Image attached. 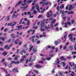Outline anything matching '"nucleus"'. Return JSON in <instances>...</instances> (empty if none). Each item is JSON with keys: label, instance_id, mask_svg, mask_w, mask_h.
<instances>
[{"label": "nucleus", "instance_id": "1", "mask_svg": "<svg viewBox=\"0 0 76 76\" xmlns=\"http://www.w3.org/2000/svg\"><path fill=\"white\" fill-rule=\"evenodd\" d=\"M40 31H45V29H44L43 28H44V23H42L40 24Z\"/></svg>", "mask_w": 76, "mask_h": 76}, {"label": "nucleus", "instance_id": "2", "mask_svg": "<svg viewBox=\"0 0 76 76\" xmlns=\"http://www.w3.org/2000/svg\"><path fill=\"white\" fill-rule=\"evenodd\" d=\"M35 30H33L32 29H31L29 31H28L27 33H28V35H29V34H30V32H32V33L31 34V35H33V34L35 33Z\"/></svg>", "mask_w": 76, "mask_h": 76}, {"label": "nucleus", "instance_id": "3", "mask_svg": "<svg viewBox=\"0 0 76 76\" xmlns=\"http://www.w3.org/2000/svg\"><path fill=\"white\" fill-rule=\"evenodd\" d=\"M13 23H10V26H12V28H13V26H14V25H16V22H15V21H13Z\"/></svg>", "mask_w": 76, "mask_h": 76}, {"label": "nucleus", "instance_id": "4", "mask_svg": "<svg viewBox=\"0 0 76 76\" xmlns=\"http://www.w3.org/2000/svg\"><path fill=\"white\" fill-rule=\"evenodd\" d=\"M11 64H19V61H17V62H15V61H13L11 62Z\"/></svg>", "mask_w": 76, "mask_h": 76}, {"label": "nucleus", "instance_id": "5", "mask_svg": "<svg viewBox=\"0 0 76 76\" xmlns=\"http://www.w3.org/2000/svg\"><path fill=\"white\" fill-rule=\"evenodd\" d=\"M12 71L13 72H14V73H16V72L18 73V68H15L12 69Z\"/></svg>", "mask_w": 76, "mask_h": 76}, {"label": "nucleus", "instance_id": "6", "mask_svg": "<svg viewBox=\"0 0 76 76\" xmlns=\"http://www.w3.org/2000/svg\"><path fill=\"white\" fill-rule=\"evenodd\" d=\"M35 37L34 36H32V37H30L29 39V40H31V41H32V42H34V38H35Z\"/></svg>", "mask_w": 76, "mask_h": 76}, {"label": "nucleus", "instance_id": "7", "mask_svg": "<svg viewBox=\"0 0 76 76\" xmlns=\"http://www.w3.org/2000/svg\"><path fill=\"white\" fill-rule=\"evenodd\" d=\"M22 1H20L18 2L16 5L15 7H17V6H20V4H22Z\"/></svg>", "mask_w": 76, "mask_h": 76}, {"label": "nucleus", "instance_id": "8", "mask_svg": "<svg viewBox=\"0 0 76 76\" xmlns=\"http://www.w3.org/2000/svg\"><path fill=\"white\" fill-rule=\"evenodd\" d=\"M74 8H75V6H72V5H70V6L69 7V10H72V9H74Z\"/></svg>", "mask_w": 76, "mask_h": 76}, {"label": "nucleus", "instance_id": "9", "mask_svg": "<svg viewBox=\"0 0 76 76\" xmlns=\"http://www.w3.org/2000/svg\"><path fill=\"white\" fill-rule=\"evenodd\" d=\"M73 35V34H69L68 36V37H70L69 39H70V40H72V39L73 38V37L72 36V35Z\"/></svg>", "mask_w": 76, "mask_h": 76}, {"label": "nucleus", "instance_id": "10", "mask_svg": "<svg viewBox=\"0 0 76 76\" xmlns=\"http://www.w3.org/2000/svg\"><path fill=\"white\" fill-rule=\"evenodd\" d=\"M32 51L33 52H36V51H37V47H36V46H34L32 50Z\"/></svg>", "mask_w": 76, "mask_h": 76}, {"label": "nucleus", "instance_id": "11", "mask_svg": "<svg viewBox=\"0 0 76 76\" xmlns=\"http://www.w3.org/2000/svg\"><path fill=\"white\" fill-rule=\"evenodd\" d=\"M28 49V46H27V45L26 44H25L24 45V48L23 49L24 50H27Z\"/></svg>", "mask_w": 76, "mask_h": 76}, {"label": "nucleus", "instance_id": "12", "mask_svg": "<svg viewBox=\"0 0 76 76\" xmlns=\"http://www.w3.org/2000/svg\"><path fill=\"white\" fill-rule=\"evenodd\" d=\"M48 15H47V17L48 18H50V16H51L53 15V13H51L49 15V12H47Z\"/></svg>", "mask_w": 76, "mask_h": 76}, {"label": "nucleus", "instance_id": "13", "mask_svg": "<svg viewBox=\"0 0 76 76\" xmlns=\"http://www.w3.org/2000/svg\"><path fill=\"white\" fill-rule=\"evenodd\" d=\"M60 59L61 60H63L64 61H66L67 60V59L66 58H64V57H60Z\"/></svg>", "mask_w": 76, "mask_h": 76}, {"label": "nucleus", "instance_id": "14", "mask_svg": "<svg viewBox=\"0 0 76 76\" xmlns=\"http://www.w3.org/2000/svg\"><path fill=\"white\" fill-rule=\"evenodd\" d=\"M51 59V58L50 57L47 56V57L46 58V60H48V61H50Z\"/></svg>", "mask_w": 76, "mask_h": 76}, {"label": "nucleus", "instance_id": "15", "mask_svg": "<svg viewBox=\"0 0 76 76\" xmlns=\"http://www.w3.org/2000/svg\"><path fill=\"white\" fill-rule=\"evenodd\" d=\"M35 67L37 68H41L42 67V66H40L39 65H35Z\"/></svg>", "mask_w": 76, "mask_h": 76}, {"label": "nucleus", "instance_id": "16", "mask_svg": "<svg viewBox=\"0 0 76 76\" xmlns=\"http://www.w3.org/2000/svg\"><path fill=\"white\" fill-rule=\"evenodd\" d=\"M7 54V52H4L2 53V55H4V56H6Z\"/></svg>", "mask_w": 76, "mask_h": 76}, {"label": "nucleus", "instance_id": "17", "mask_svg": "<svg viewBox=\"0 0 76 76\" xmlns=\"http://www.w3.org/2000/svg\"><path fill=\"white\" fill-rule=\"evenodd\" d=\"M4 48H5V49H6V48H7V50H8V49H9V48H10V47H8V45H5L4 47Z\"/></svg>", "mask_w": 76, "mask_h": 76}, {"label": "nucleus", "instance_id": "18", "mask_svg": "<svg viewBox=\"0 0 76 76\" xmlns=\"http://www.w3.org/2000/svg\"><path fill=\"white\" fill-rule=\"evenodd\" d=\"M17 17L16 15H15V13L13 14V15L12 16V18L13 19H15V18H16Z\"/></svg>", "mask_w": 76, "mask_h": 76}, {"label": "nucleus", "instance_id": "19", "mask_svg": "<svg viewBox=\"0 0 76 76\" xmlns=\"http://www.w3.org/2000/svg\"><path fill=\"white\" fill-rule=\"evenodd\" d=\"M36 6L37 9L38 11H39V6L38 5V4H36Z\"/></svg>", "mask_w": 76, "mask_h": 76}, {"label": "nucleus", "instance_id": "20", "mask_svg": "<svg viewBox=\"0 0 76 76\" xmlns=\"http://www.w3.org/2000/svg\"><path fill=\"white\" fill-rule=\"evenodd\" d=\"M67 34H66L64 36V38L65 40L63 41L64 42L66 41V37H67Z\"/></svg>", "mask_w": 76, "mask_h": 76}, {"label": "nucleus", "instance_id": "21", "mask_svg": "<svg viewBox=\"0 0 76 76\" xmlns=\"http://www.w3.org/2000/svg\"><path fill=\"white\" fill-rule=\"evenodd\" d=\"M51 46H49V45H48L47 46H46L45 47V48L47 49V50H48V48H51Z\"/></svg>", "mask_w": 76, "mask_h": 76}, {"label": "nucleus", "instance_id": "22", "mask_svg": "<svg viewBox=\"0 0 76 76\" xmlns=\"http://www.w3.org/2000/svg\"><path fill=\"white\" fill-rule=\"evenodd\" d=\"M69 49L70 50H71V51H72V50H73V46H70L69 47Z\"/></svg>", "mask_w": 76, "mask_h": 76}, {"label": "nucleus", "instance_id": "23", "mask_svg": "<svg viewBox=\"0 0 76 76\" xmlns=\"http://www.w3.org/2000/svg\"><path fill=\"white\" fill-rule=\"evenodd\" d=\"M74 12L73 11H72V12H67V14H73V13Z\"/></svg>", "mask_w": 76, "mask_h": 76}, {"label": "nucleus", "instance_id": "24", "mask_svg": "<svg viewBox=\"0 0 76 76\" xmlns=\"http://www.w3.org/2000/svg\"><path fill=\"white\" fill-rule=\"evenodd\" d=\"M64 5L63 4H62L61 5V6L60 7V9H61L64 8Z\"/></svg>", "mask_w": 76, "mask_h": 76}, {"label": "nucleus", "instance_id": "25", "mask_svg": "<svg viewBox=\"0 0 76 76\" xmlns=\"http://www.w3.org/2000/svg\"><path fill=\"white\" fill-rule=\"evenodd\" d=\"M33 48V46L32 45H31L30 46V48H29V51H32V48Z\"/></svg>", "mask_w": 76, "mask_h": 76}, {"label": "nucleus", "instance_id": "26", "mask_svg": "<svg viewBox=\"0 0 76 76\" xmlns=\"http://www.w3.org/2000/svg\"><path fill=\"white\" fill-rule=\"evenodd\" d=\"M24 60L25 59L24 58L21 59L20 61V63H22V62L24 61Z\"/></svg>", "mask_w": 76, "mask_h": 76}, {"label": "nucleus", "instance_id": "27", "mask_svg": "<svg viewBox=\"0 0 76 76\" xmlns=\"http://www.w3.org/2000/svg\"><path fill=\"white\" fill-rule=\"evenodd\" d=\"M2 69L6 73H7H7H8V72H7V70H6V69H5L4 68H2Z\"/></svg>", "mask_w": 76, "mask_h": 76}, {"label": "nucleus", "instance_id": "28", "mask_svg": "<svg viewBox=\"0 0 76 76\" xmlns=\"http://www.w3.org/2000/svg\"><path fill=\"white\" fill-rule=\"evenodd\" d=\"M75 39H75V38H74L72 39V41L73 42V43H76V41H75Z\"/></svg>", "mask_w": 76, "mask_h": 76}, {"label": "nucleus", "instance_id": "29", "mask_svg": "<svg viewBox=\"0 0 76 76\" xmlns=\"http://www.w3.org/2000/svg\"><path fill=\"white\" fill-rule=\"evenodd\" d=\"M50 20L51 21H52V20H53V18H51L50 19H47L46 20L47 21V20Z\"/></svg>", "mask_w": 76, "mask_h": 76}, {"label": "nucleus", "instance_id": "30", "mask_svg": "<svg viewBox=\"0 0 76 76\" xmlns=\"http://www.w3.org/2000/svg\"><path fill=\"white\" fill-rule=\"evenodd\" d=\"M27 25H30V22L29 21V20H28L27 22Z\"/></svg>", "mask_w": 76, "mask_h": 76}, {"label": "nucleus", "instance_id": "31", "mask_svg": "<svg viewBox=\"0 0 76 76\" xmlns=\"http://www.w3.org/2000/svg\"><path fill=\"white\" fill-rule=\"evenodd\" d=\"M10 15H9V16H7V21H9V17H10Z\"/></svg>", "mask_w": 76, "mask_h": 76}, {"label": "nucleus", "instance_id": "32", "mask_svg": "<svg viewBox=\"0 0 76 76\" xmlns=\"http://www.w3.org/2000/svg\"><path fill=\"white\" fill-rule=\"evenodd\" d=\"M49 57H53L54 56V55L53 54L49 55Z\"/></svg>", "mask_w": 76, "mask_h": 76}, {"label": "nucleus", "instance_id": "33", "mask_svg": "<svg viewBox=\"0 0 76 76\" xmlns=\"http://www.w3.org/2000/svg\"><path fill=\"white\" fill-rule=\"evenodd\" d=\"M34 9H35V6H33L32 7V9L30 10V11H32V10H34Z\"/></svg>", "mask_w": 76, "mask_h": 76}, {"label": "nucleus", "instance_id": "34", "mask_svg": "<svg viewBox=\"0 0 76 76\" xmlns=\"http://www.w3.org/2000/svg\"><path fill=\"white\" fill-rule=\"evenodd\" d=\"M21 8L23 10H25V7H21Z\"/></svg>", "mask_w": 76, "mask_h": 76}, {"label": "nucleus", "instance_id": "35", "mask_svg": "<svg viewBox=\"0 0 76 76\" xmlns=\"http://www.w3.org/2000/svg\"><path fill=\"white\" fill-rule=\"evenodd\" d=\"M61 64L63 67H64V66H65V65H66V64H65L64 62H62Z\"/></svg>", "mask_w": 76, "mask_h": 76}, {"label": "nucleus", "instance_id": "36", "mask_svg": "<svg viewBox=\"0 0 76 76\" xmlns=\"http://www.w3.org/2000/svg\"><path fill=\"white\" fill-rule=\"evenodd\" d=\"M35 60H36V56H34L33 58V59H32V60H33V61H35Z\"/></svg>", "mask_w": 76, "mask_h": 76}, {"label": "nucleus", "instance_id": "37", "mask_svg": "<svg viewBox=\"0 0 76 76\" xmlns=\"http://www.w3.org/2000/svg\"><path fill=\"white\" fill-rule=\"evenodd\" d=\"M56 9L58 10V11H60V9H59V7L58 6H57L56 7Z\"/></svg>", "mask_w": 76, "mask_h": 76}, {"label": "nucleus", "instance_id": "38", "mask_svg": "<svg viewBox=\"0 0 76 76\" xmlns=\"http://www.w3.org/2000/svg\"><path fill=\"white\" fill-rule=\"evenodd\" d=\"M51 73L53 74L55 73V70H54V69H53L51 71Z\"/></svg>", "mask_w": 76, "mask_h": 76}, {"label": "nucleus", "instance_id": "39", "mask_svg": "<svg viewBox=\"0 0 76 76\" xmlns=\"http://www.w3.org/2000/svg\"><path fill=\"white\" fill-rule=\"evenodd\" d=\"M13 60H18V58L16 56Z\"/></svg>", "mask_w": 76, "mask_h": 76}, {"label": "nucleus", "instance_id": "40", "mask_svg": "<svg viewBox=\"0 0 76 76\" xmlns=\"http://www.w3.org/2000/svg\"><path fill=\"white\" fill-rule=\"evenodd\" d=\"M0 44L1 45V46H3V42L0 41Z\"/></svg>", "mask_w": 76, "mask_h": 76}, {"label": "nucleus", "instance_id": "41", "mask_svg": "<svg viewBox=\"0 0 76 76\" xmlns=\"http://www.w3.org/2000/svg\"><path fill=\"white\" fill-rule=\"evenodd\" d=\"M58 51V48H56L55 49V51L56 53H57Z\"/></svg>", "mask_w": 76, "mask_h": 76}, {"label": "nucleus", "instance_id": "42", "mask_svg": "<svg viewBox=\"0 0 76 76\" xmlns=\"http://www.w3.org/2000/svg\"><path fill=\"white\" fill-rule=\"evenodd\" d=\"M45 2H42V1H41L40 3V4H41V3H42V4H45Z\"/></svg>", "mask_w": 76, "mask_h": 76}, {"label": "nucleus", "instance_id": "43", "mask_svg": "<svg viewBox=\"0 0 76 76\" xmlns=\"http://www.w3.org/2000/svg\"><path fill=\"white\" fill-rule=\"evenodd\" d=\"M39 63H42V64L43 63H44V61H39Z\"/></svg>", "mask_w": 76, "mask_h": 76}, {"label": "nucleus", "instance_id": "44", "mask_svg": "<svg viewBox=\"0 0 76 76\" xmlns=\"http://www.w3.org/2000/svg\"><path fill=\"white\" fill-rule=\"evenodd\" d=\"M66 58H67L68 59L72 58L71 57V56H67Z\"/></svg>", "mask_w": 76, "mask_h": 76}, {"label": "nucleus", "instance_id": "45", "mask_svg": "<svg viewBox=\"0 0 76 76\" xmlns=\"http://www.w3.org/2000/svg\"><path fill=\"white\" fill-rule=\"evenodd\" d=\"M71 23L72 24L74 23H75V20H71Z\"/></svg>", "mask_w": 76, "mask_h": 76}, {"label": "nucleus", "instance_id": "46", "mask_svg": "<svg viewBox=\"0 0 76 76\" xmlns=\"http://www.w3.org/2000/svg\"><path fill=\"white\" fill-rule=\"evenodd\" d=\"M58 73H59V75H60V76H63V74L61 73V72H59Z\"/></svg>", "mask_w": 76, "mask_h": 76}, {"label": "nucleus", "instance_id": "47", "mask_svg": "<svg viewBox=\"0 0 76 76\" xmlns=\"http://www.w3.org/2000/svg\"><path fill=\"white\" fill-rule=\"evenodd\" d=\"M34 71L36 73H37V74H38V71H37V70H36V69H35L34 70Z\"/></svg>", "mask_w": 76, "mask_h": 76}, {"label": "nucleus", "instance_id": "48", "mask_svg": "<svg viewBox=\"0 0 76 76\" xmlns=\"http://www.w3.org/2000/svg\"><path fill=\"white\" fill-rule=\"evenodd\" d=\"M4 60H5V59H4V58L1 61V62L2 63H4Z\"/></svg>", "mask_w": 76, "mask_h": 76}, {"label": "nucleus", "instance_id": "49", "mask_svg": "<svg viewBox=\"0 0 76 76\" xmlns=\"http://www.w3.org/2000/svg\"><path fill=\"white\" fill-rule=\"evenodd\" d=\"M40 42V40H39L37 42L36 44H39Z\"/></svg>", "mask_w": 76, "mask_h": 76}, {"label": "nucleus", "instance_id": "50", "mask_svg": "<svg viewBox=\"0 0 76 76\" xmlns=\"http://www.w3.org/2000/svg\"><path fill=\"white\" fill-rule=\"evenodd\" d=\"M58 44H60V43H61V41L60 40H58Z\"/></svg>", "mask_w": 76, "mask_h": 76}, {"label": "nucleus", "instance_id": "51", "mask_svg": "<svg viewBox=\"0 0 76 76\" xmlns=\"http://www.w3.org/2000/svg\"><path fill=\"white\" fill-rule=\"evenodd\" d=\"M33 13H34V14H37V12L36 11V10H34L33 11Z\"/></svg>", "mask_w": 76, "mask_h": 76}, {"label": "nucleus", "instance_id": "52", "mask_svg": "<svg viewBox=\"0 0 76 76\" xmlns=\"http://www.w3.org/2000/svg\"><path fill=\"white\" fill-rule=\"evenodd\" d=\"M23 20V19L22 18L21 20H20V25H21V23H22V21Z\"/></svg>", "mask_w": 76, "mask_h": 76}, {"label": "nucleus", "instance_id": "53", "mask_svg": "<svg viewBox=\"0 0 76 76\" xmlns=\"http://www.w3.org/2000/svg\"><path fill=\"white\" fill-rule=\"evenodd\" d=\"M38 40V38H36L34 40L35 42H37Z\"/></svg>", "mask_w": 76, "mask_h": 76}, {"label": "nucleus", "instance_id": "54", "mask_svg": "<svg viewBox=\"0 0 76 76\" xmlns=\"http://www.w3.org/2000/svg\"><path fill=\"white\" fill-rule=\"evenodd\" d=\"M43 37H46V35H45V32H43Z\"/></svg>", "mask_w": 76, "mask_h": 76}, {"label": "nucleus", "instance_id": "55", "mask_svg": "<svg viewBox=\"0 0 76 76\" xmlns=\"http://www.w3.org/2000/svg\"><path fill=\"white\" fill-rule=\"evenodd\" d=\"M7 60L8 61H9V60H12V58H8Z\"/></svg>", "mask_w": 76, "mask_h": 76}, {"label": "nucleus", "instance_id": "56", "mask_svg": "<svg viewBox=\"0 0 76 76\" xmlns=\"http://www.w3.org/2000/svg\"><path fill=\"white\" fill-rule=\"evenodd\" d=\"M58 44V42L57 41H55V45H57Z\"/></svg>", "mask_w": 76, "mask_h": 76}, {"label": "nucleus", "instance_id": "57", "mask_svg": "<svg viewBox=\"0 0 76 76\" xmlns=\"http://www.w3.org/2000/svg\"><path fill=\"white\" fill-rule=\"evenodd\" d=\"M33 28H34L35 29H37L38 28V27L37 26H34Z\"/></svg>", "mask_w": 76, "mask_h": 76}, {"label": "nucleus", "instance_id": "58", "mask_svg": "<svg viewBox=\"0 0 76 76\" xmlns=\"http://www.w3.org/2000/svg\"><path fill=\"white\" fill-rule=\"evenodd\" d=\"M7 41L8 42H10L11 41V39H9Z\"/></svg>", "mask_w": 76, "mask_h": 76}, {"label": "nucleus", "instance_id": "59", "mask_svg": "<svg viewBox=\"0 0 76 76\" xmlns=\"http://www.w3.org/2000/svg\"><path fill=\"white\" fill-rule=\"evenodd\" d=\"M0 50H1V51H4V49H3V48H0Z\"/></svg>", "mask_w": 76, "mask_h": 76}, {"label": "nucleus", "instance_id": "60", "mask_svg": "<svg viewBox=\"0 0 76 76\" xmlns=\"http://www.w3.org/2000/svg\"><path fill=\"white\" fill-rule=\"evenodd\" d=\"M53 53V50H51L49 53V54H52Z\"/></svg>", "mask_w": 76, "mask_h": 76}, {"label": "nucleus", "instance_id": "61", "mask_svg": "<svg viewBox=\"0 0 76 76\" xmlns=\"http://www.w3.org/2000/svg\"><path fill=\"white\" fill-rule=\"evenodd\" d=\"M14 43H15V44H18V42H17L16 41H14Z\"/></svg>", "mask_w": 76, "mask_h": 76}, {"label": "nucleus", "instance_id": "62", "mask_svg": "<svg viewBox=\"0 0 76 76\" xmlns=\"http://www.w3.org/2000/svg\"><path fill=\"white\" fill-rule=\"evenodd\" d=\"M73 70L76 69V66H75L73 68Z\"/></svg>", "mask_w": 76, "mask_h": 76}, {"label": "nucleus", "instance_id": "63", "mask_svg": "<svg viewBox=\"0 0 76 76\" xmlns=\"http://www.w3.org/2000/svg\"><path fill=\"white\" fill-rule=\"evenodd\" d=\"M56 22V20H54L52 21V22H51V23H54V22Z\"/></svg>", "mask_w": 76, "mask_h": 76}, {"label": "nucleus", "instance_id": "64", "mask_svg": "<svg viewBox=\"0 0 76 76\" xmlns=\"http://www.w3.org/2000/svg\"><path fill=\"white\" fill-rule=\"evenodd\" d=\"M1 39L2 40V41H4V37H2L1 38Z\"/></svg>", "mask_w": 76, "mask_h": 76}]
</instances>
